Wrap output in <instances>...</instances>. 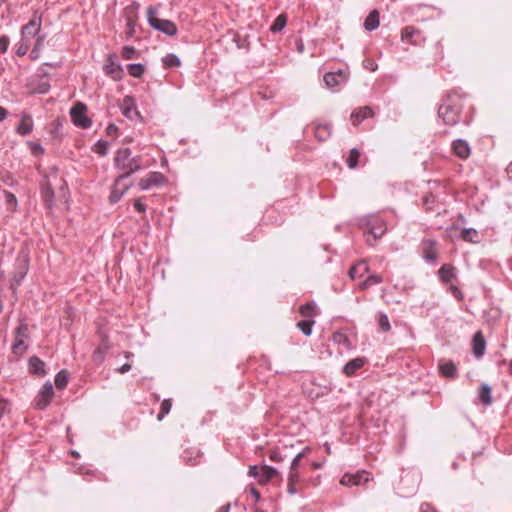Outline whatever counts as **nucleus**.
Instances as JSON below:
<instances>
[{
  "mask_svg": "<svg viewBox=\"0 0 512 512\" xmlns=\"http://www.w3.org/2000/svg\"><path fill=\"white\" fill-rule=\"evenodd\" d=\"M115 167L120 171V175L116 180V185L128 178L131 174L139 171L142 168V158L140 156L132 157L129 148H121L117 151L115 156Z\"/></svg>",
  "mask_w": 512,
  "mask_h": 512,
  "instance_id": "f257e3e1",
  "label": "nucleus"
},
{
  "mask_svg": "<svg viewBox=\"0 0 512 512\" xmlns=\"http://www.w3.org/2000/svg\"><path fill=\"white\" fill-rule=\"evenodd\" d=\"M147 19L152 28L158 30L167 36H174L177 34V27L174 22L166 19H160L157 16V9L150 6L147 9Z\"/></svg>",
  "mask_w": 512,
  "mask_h": 512,
  "instance_id": "f03ea898",
  "label": "nucleus"
},
{
  "mask_svg": "<svg viewBox=\"0 0 512 512\" xmlns=\"http://www.w3.org/2000/svg\"><path fill=\"white\" fill-rule=\"evenodd\" d=\"M86 111L87 106L82 102L75 103L70 110L72 122L83 129H87L92 125L91 119L86 116Z\"/></svg>",
  "mask_w": 512,
  "mask_h": 512,
  "instance_id": "7ed1b4c3",
  "label": "nucleus"
},
{
  "mask_svg": "<svg viewBox=\"0 0 512 512\" xmlns=\"http://www.w3.org/2000/svg\"><path fill=\"white\" fill-rule=\"evenodd\" d=\"M120 109L122 114L132 121L142 119L140 113L137 110L135 99L132 96L124 97L122 103L120 104Z\"/></svg>",
  "mask_w": 512,
  "mask_h": 512,
  "instance_id": "20e7f679",
  "label": "nucleus"
},
{
  "mask_svg": "<svg viewBox=\"0 0 512 512\" xmlns=\"http://www.w3.org/2000/svg\"><path fill=\"white\" fill-rule=\"evenodd\" d=\"M42 19L41 16H34L26 25L21 28V36L32 40L41 34Z\"/></svg>",
  "mask_w": 512,
  "mask_h": 512,
  "instance_id": "39448f33",
  "label": "nucleus"
},
{
  "mask_svg": "<svg viewBox=\"0 0 512 512\" xmlns=\"http://www.w3.org/2000/svg\"><path fill=\"white\" fill-rule=\"evenodd\" d=\"M348 74L344 70H338L337 72H329L324 75V82L327 87L335 88L346 83Z\"/></svg>",
  "mask_w": 512,
  "mask_h": 512,
  "instance_id": "423d86ee",
  "label": "nucleus"
},
{
  "mask_svg": "<svg viewBox=\"0 0 512 512\" xmlns=\"http://www.w3.org/2000/svg\"><path fill=\"white\" fill-rule=\"evenodd\" d=\"M54 394L53 386L50 382L43 385L36 399V406L38 409H45L50 403Z\"/></svg>",
  "mask_w": 512,
  "mask_h": 512,
  "instance_id": "0eeeda50",
  "label": "nucleus"
},
{
  "mask_svg": "<svg viewBox=\"0 0 512 512\" xmlns=\"http://www.w3.org/2000/svg\"><path fill=\"white\" fill-rule=\"evenodd\" d=\"M165 182V177L160 172H151L139 181L141 190H147L153 186H160Z\"/></svg>",
  "mask_w": 512,
  "mask_h": 512,
  "instance_id": "6e6552de",
  "label": "nucleus"
},
{
  "mask_svg": "<svg viewBox=\"0 0 512 512\" xmlns=\"http://www.w3.org/2000/svg\"><path fill=\"white\" fill-rule=\"evenodd\" d=\"M367 226L369 229V233L371 235H373L374 240L380 238L386 232V227L384 225V222L376 216H371L368 219Z\"/></svg>",
  "mask_w": 512,
  "mask_h": 512,
  "instance_id": "1a4fd4ad",
  "label": "nucleus"
},
{
  "mask_svg": "<svg viewBox=\"0 0 512 512\" xmlns=\"http://www.w3.org/2000/svg\"><path fill=\"white\" fill-rule=\"evenodd\" d=\"M280 475L279 471L271 466L263 465L260 467V474L258 478V483L260 485H266L274 478Z\"/></svg>",
  "mask_w": 512,
  "mask_h": 512,
  "instance_id": "9d476101",
  "label": "nucleus"
},
{
  "mask_svg": "<svg viewBox=\"0 0 512 512\" xmlns=\"http://www.w3.org/2000/svg\"><path fill=\"white\" fill-rule=\"evenodd\" d=\"M486 349V341L481 331L475 333L472 339V351L476 358H481Z\"/></svg>",
  "mask_w": 512,
  "mask_h": 512,
  "instance_id": "9b49d317",
  "label": "nucleus"
},
{
  "mask_svg": "<svg viewBox=\"0 0 512 512\" xmlns=\"http://www.w3.org/2000/svg\"><path fill=\"white\" fill-rule=\"evenodd\" d=\"M301 476L299 469L290 467L287 476V491L290 495L297 493L296 485L300 482Z\"/></svg>",
  "mask_w": 512,
  "mask_h": 512,
  "instance_id": "f8f14e48",
  "label": "nucleus"
},
{
  "mask_svg": "<svg viewBox=\"0 0 512 512\" xmlns=\"http://www.w3.org/2000/svg\"><path fill=\"white\" fill-rule=\"evenodd\" d=\"M368 481V477H366V473H357V474H345L341 478V484L345 486L352 485H360Z\"/></svg>",
  "mask_w": 512,
  "mask_h": 512,
  "instance_id": "ddd939ff",
  "label": "nucleus"
},
{
  "mask_svg": "<svg viewBox=\"0 0 512 512\" xmlns=\"http://www.w3.org/2000/svg\"><path fill=\"white\" fill-rule=\"evenodd\" d=\"M104 71L115 80L120 79L123 74L121 66L114 62L113 56H109L107 63L104 65Z\"/></svg>",
  "mask_w": 512,
  "mask_h": 512,
  "instance_id": "4468645a",
  "label": "nucleus"
},
{
  "mask_svg": "<svg viewBox=\"0 0 512 512\" xmlns=\"http://www.w3.org/2000/svg\"><path fill=\"white\" fill-rule=\"evenodd\" d=\"M453 151L458 157L462 159L468 158L471 153L469 144L462 139H458L453 142Z\"/></svg>",
  "mask_w": 512,
  "mask_h": 512,
  "instance_id": "2eb2a0df",
  "label": "nucleus"
},
{
  "mask_svg": "<svg viewBox=\"0 0 512 512\" xmlns=\"http://www.w3.org/2000/svg\"><path fill=\"white\" fill-rule=\"evenodd\" d=\"M372 116H373L372 109L368 106H365L363 108H359V109L353 111L351 114V120L354 125H358L364 119L372 117Z\"/></svg>",
  "mask_w": 512,
  "mask_h": 512,
  "instance_id": "dca6fc26",
  "label": "nucleus"
},
{
  "mask_svg": "<svg viewBox=\"0 0 512 512\" xmlns=\"http://www.w3.org/2000/svg\"><path fill=\"white\" fill-rule=\"evenodd\" d=\"M423 254L424 258L429 262H434L437 258V249L435 242L432 240H426L423 242Z\"/></svg>",
  "mask_w": 512,
  "mask_h": 512,
  "instance_id": "f3484780",
  "label": "nucleus"
},
{
  "mask_svg": "<svg viewBox=\"0 0 512 512\" xmlns=\"http://www.w3.org/2000/svg\"><path fill=\"white\" fill-rule=\"evenodd\" d=\"M401 38L403 41L415 44L420 38V32L413 26H407L402 30Z\"/></svg>",
  "mask_w": 512,
  "mask_h": 512,
  "instance_id": "a211bd4d",
  "label": "nucleus"
},
{
  "mask_svg": "<svg viewBox=\"0 0 512 512\" xmlns=\"http://www.w3.org/2000/svg\"><path fill=\"white\" fill-rule=\"evenodd\" d=\"M33 130V121L29 115H23L19 125L17 126V133L20 135H27Z\"/></svg>",
  "mask_w": 512,
  "mask_h": 512,
  "instance_id": "6ab92c4d",
  "label": "nucleus"
},
{
  "mask_svg": "<svg viewBox=\"0 0 512 512\" xmlns=\"http://www.w3.org/2000/svg\"><path fill=\"white\" fill-rule=\"evenodd\" d=\"M368 270V264L365 261H360L350 268L349 276L351 279L362 277Z\"/></svg>",
  "mask_w": 512,
  "mask_h": 512,
  "instance_id": "aec40b11",
  "label": "nucleus"
},
{
  "mask_svg": "<svg viewBox=\"0 0 512 512\" xmlns=\"http://www.w3.org/2000/svg\"><path fill=\"white\" fill-rule=\"evenodd\" d=\"M379 26V13L377 10H373L369 13L364 21V27L367 31H373Z\"/></svg>",
  "mask_w": 512,
  "mask_h": 512,
  "instance_id": "412c9836",
  "label": "nucleus"
},
{
  "mask_svg": "<svg viewBox=\"0 0 512 512\" xmlns=\"http://www.w3.org/2000/svg\"><path fill=\"white\" fill-rule=\"evenodd\" d=\"M364 362L363 358L352 359L344 366L343 371L346 375L351 376L364 365Z\"/></svg>",
  "mask_w": 512,
  "mask_h": 512,
  "instance_id": "4be33fe9",
  "label": "nucleus"
},
{
  "mask_svg": "<svg viewBox=\"0 0 512 512\" xmlns=\"http://www.w3.org/2000/svg\"><path fill=\"white\" fill-rule=\"evenodd\" d=\"M44 366V362L40 360L38 357L33 356L29 359V370L33 374L44 375Z\"/></svg>",
  "mask_w": 512,
  "mask_h": 512,
  "instance_id": "5701e85b",
  "label": "nucleus"
},
{
  "mask_svg": "<svg viewBox=\"0 0 512 512\" xmlns=\"http://www.w3.org/2000/svg\"><path fill=\"white\" fill-rule=\"evenodd\" d=\"M459 237L468 242H479V233L473 228L461 229L459 231Z\"/></svg>",
  "mask_w": 512,
  "mask_h": 512,
  "instance_id": "b1692460",
  "label": "nucleus"
},
{
  "mask_svg": "<svg viewBox=\"0 0 512 512\" xmlns=\"http://www.w3.org/2000/svg\"><path fill=\"white\" fill-rule=\"evenodd\" d=\"M46 38V35L45 34H39L36 38H35V43H34V46L30 52V58L33 59V60H36L39 58L40 56V51H41V48L43 46V43H44V40Z\"/></svg>",
  "mask_w": 512,
  "mask_h": 512,
  "instance_id": "393cba45",
  "label": "nucleus"
},
{
  "mask_svg": "<svg viewBox=\"0 0 512 512\" xmlns=\"http://www.w3.org/2000/svg\"><path fill=\"white\" fill-rule=\"evenodd\" d=\"M479 399L486 406L492 404L491 387L488 384L481 385Z\"/></svg>",
  "mask_w": 512,
  "mask_h": 512,
  "instance_id": "a878e982",
  "label": "nucleus"
},
{
  "mask_svg": "<svg viewBox=\"0 0 512 512\" xmlns=\"http://www.w3.org/2000/svg\"><path fill=\"white\" fill-rule=\"evenodd\" d=\"M108 350L109 344L105 340H103L102 343L94 351L93 360L98 363L102 362Z\"/></svg>",
  "mask_w": 512,
  "mask_h": 512,
  "instance_id": "bb28decb",
  "label": "nucleus"
},
{
  "mask_svg": "<svg viewBox=\"0 0 512 512\" xmlns=\"http://www.w3.org/2000/svg\"><path fill=\"white\" fill-rule=\"evenodd\" d=\"M311 451V448L309 446H306L301 452L296 454V456L293 458L290 467L299 469L302 466V460L308 455V453Z\"/></svg>",
  "mask_w": 512,
  "mask_h": 512,
  "instance_id": "cd10ccee",
  "label": "nucleus"
},
{
  "mask_svg": "<svg viewBox=\"0 0 512 512\" xmlns=\"http://www.w3.org/2000/svg\"><path fill=\"white\" fill-rule=\"evenodd\" d=\"M331 134V128L328 125H318L315 129V137L319 141H325Z\"/></svg>",
  "mask_w": 512,
  "mask_h": 512,
  "instance_id": "c85d7f7f",
  "label": "nucleus"
},
{
  "mask_svg": "<svg viewBox=\"0 0 512 512\" xmlns=\"http://www.w3.org/2000/svg\"><path fill=\"white\" fill-rule=\"evenodd\" d=\"M286 26V17L284 15H279L273 24L270 27L271 32L277 33L284 29Z\"/></svg>",
  "mask_w": 512,
  "mask_h": 512,
  "instance_id": "c756f323",
  "label": "nucleus"
},
{
  "mask_svg": "<svg viewBox=\"0 0 512 512\" xmlns=\"http://www.w3.org/2000/svg\"><path fill=\"white\" fill-rule=\"evenodd\" d=\"M128 72L133 77H141L145 71V68L140 63L129 64L127 66Z\"/></svg>",
  "mask_w": 512,
  "mask_h": 512,
  "instance_id": "7c9ffc66",
  "label": "nucleus"
},
{
  "mask_svg": "<svg viewBox=\"0 0 512 512\" xmlns=\"http://www.w3.org/2000/svg\"><path fill=\"white\" fill-rule=\"evenodd\" d=\"M359 157H360V152L358 149L356 148H353L351 151H350V154L347 158V165L349 168L353 169V168H356L357 164H358V160H359Z\"/></svg>",
  "mask_w": 512,
  "mask_h": 512,
  "instance_id": "2f4dec72",
  "label": "nucleus"
},
{
  "mask_svg": "<svg viewBox=\"0 0 512 512\" xmlns=\"http://www.w3.org/2000/svg\"><path fill=\"white\" fill-rule=\"evenodd\" d=\"M454 275L452 269L450 268V293L459 301H462L464 296L462 291L454 285Z\"/></svg>",
  "mask_w": 512,
  "mask_h": 512,
  "instance_id": "473e14b6",
  "label": "nucleus"
},
{
  "mask_svg": "<svg viewBox=\"0 0 512 512\" xmlns=\"http://www.w3.org/2000/svg\"><path fill=\"white\" fill-rule=\"evenodd\" d=\"M162 62L165 67L172 68L178 67L180 65V59L174 54H168L163 59Z\"/></svg>",
  "mask_w": 512,
  "mask_h": 512,
  "instance_id": "72a5a7b5",
  "label": "nucleus"
},
{
  "mask_svg": "<svg viewBox=\"0 0 512 512\" xmlns=\"http://www.w3.org/2000/svg\"><path fill=\"white\" fill-rule=\"evenodd\" d=\"M68 383V376L65 370H61L55 377V385L59 389L66 387Z\"/></svg>",
  "mask_w": 512,
  "mask_h": 512,
  "instance_id": "f704fd0d",
  "label": "nucleus"
},
{
  "mask_svg": "<svg viewBox=\"0 0 512 512\" xmlns=\"http://www.w3.org/2000/svg\"><path fill=\"white\" fill-rule=\"evenodd\" d=\"M27 346L25 345V340L15 339V342L12 346V351L15 355H22L25 353Z\"/></svg>",
  "mask_w": 512,
  "mask_h": 512,
  "instance_id": "c9c22d12",
  "label": "nucleus"
},
{
  "mask_svg": "<svg viewBox=\"0 0 512 512\" xmlns=\"http://www.w3.org/2000/svg\"><path fill=\"white\" fill-rule=\"evenodd\" d=\"M171 407H172L171 400L170 399H165L161 403L160 412H159V414L157 416V419L159 421H161L165 417V415H167L170 412Z\"/></svg>",
  "mask_w": 512,
  "mask_h": 512,
  "instance_id": "e433bc0d",
  "label": "nucleus"
},
{
  "mask_svg": "<svg viewBox=\"0 0 512 512\" xmlns=\"http://www.w3.org/2000/svg\"><path fill=\"white\" fill-rule=\"evenodd\" d=\"M314 321L312 320H303L297 323L298 328L306 335L309 336L312 332V326Z\"/></svg>",
  "mask_w": 512,
  "mask_h": 512,
  "instance_id": "4c0bfd02",
  "label": "nucleus"
},
{
  "mask_svg": "<svg viewBox=\"0 0 512 512\" xmlns=\"http://www.w3.org/2000/svg\"><path fill=\"white\" fill-rule=\"evenodd\" d=\"M28 338V326L25 323H21L15 331V339L25 340Z\"/></svg>",
  "mask_w": 512,
  "mask_h": 512,
  "instance_id": "58836bf2",
  "label": "nucleus"
},
{
  "mask_svg": "<svg viewBox=\"0 0 512 512\" xmlns=\"http://www.w3.org/2000/svg\"><path fill=\"white\" fill-rule=\"evenodd\" d=\"M380 282H382V278L379 275H371L363 283L360 284V288L366 289L367 287L373 284H378Z\"/></svg>",
  "mask_w": 512,
  "mask_h": 512,
  "instance_id": "ea45409f",
  "label": "nucleus"
},
{
  "mask_svg": "<svg viewBox=\"0 0 512 512\" xmlns=\"http://www.w3.org/2000/svg\"><path fill=\"white\" fill-rule=\"evenodd\" d=\"M118 185L115 184V188L112 190L111 194H110V202L111 203H116L118 202L121 197L123 196L124 192L128 189V186H126L123 190L121 191H118L117 189Z\"/></svg>",
  "mask_w": 512,
  "mask_h": 512,
  "instance_id": "a19ab883",
  "label": "nucleus"
},
{
  "mask_svg": "<svg viewBox=\"0 0 512 512\" xmlns=\"http://www.w3.org/2000/svg\"><path fill=\"white\" fill-rule=\"evenodd\" d=\"M6 205L10 210H15L17 206V199L14 194L5 192Z\"/></svg>",
  "mask_w": 512,
  "mask_h": 512,
  "instance_id": "79ce46f5",
  "label": "nucleus"
},
{
  "mask_svg": "<svg viewBox=\"0 0 512 512\" xmlns=\"http://www.w3.org/2000/svg\"><path fill=\"white\" fill-rule=\"evenodd\" d=\"M378 324L384 332H387L390 330V323H389V320H388V317L386 314L379 315Z\"/></svg>",
  "mask_w": 512,
  "mask_h": 512,
  "instance_id": "37998d69",
  "label": "nucleus"
},
{
  "mask_svg": "<svg viewBox=\"0 0 512 512\" xmlns=\"http://www.w3.org/2000/svg\"><path fill=\"white\" fill-rule=\"evenodd\" d=\"M108 143L106 141H98L95 145V152L101 156H105L107 154Z\"/></svg>",
  "mask_w": 512,
  "mask_h": 512,
  "instance_id": "c03bdc74",
  "label": "nucleus"
},
{
  "mask_svg": "<svg viewBox=\"0 0 512 512\" xmlns=\"http://www.w3.org/2000/svg\"><path fill=\"white\" fill-rule=\"evenodd\" d=\"M314 308L315 306L311 303H307L305 305H302L300 307V313L304 316V317H312L313 316V311H314Z\"/></svg>",
  "mask_w": 512,
  "mask_h": 512,
  "instance_id": "a18cd8bd",
  "label": "nucleus"
},
{
  "mask_svg": "<svg viewBox=\"0 0 512 512\" xmlns=\"http://www.w3.org/2000/svg\"><path fill=\"white\" fill-rule=\"evenodd\" d=\"M28 145L30 146L33 155L40 156L41 154L44 153V149L40 144L35 142H29Z\"/></svg>",
  "mask_w": 512,
  "mask_h": 512,
  "instance_id": "49530a36",
  "label": "nucleus"
},
{
  "mask_svg": "<svg viewBox=\"0 0 512 512\" xmlns=\"http://www.w3.org/2000/svg\"><path fill=\"white\" fill-rule=\"evenodd\" d=\"M136 54V50L132 46H125L122 51V55L125 59H132Z\"/></svg>",
  "mask_w": 512,
  "mask_h": 512,
  "instance_id": "de8ad7c7",
  "label": "nucleus"
},
{
  "mask_svg": "<svg viewBox=\"0 0 512 512\" xmlns=\"http://www.w3.org/2000/svg\"><path fill=\"white\" fill-rule=\"evenodd\" d=\"M29 49L30 48L27 47V45L23 44L20 41L16 44V54L19 57L25 56L27 54V52L29 51Z\"/></svg>",
  "mask_w": 512,
  "mask_h": 512,
  "instance_id": "09e8293b",
  "label": "nucleus"
},
{
  "mask_svg": "<svg viewBox=\"0 0 512 512\" xmlns=\"http://www.w3.org/2000/svg\"><path fill=\"white\" fill-rule=\"evenodd\" d=\"M10 40L9 37L6 35H3L0 37V53H5L8 49Z\"/></svg>",
  "mask_w": 512,
  "mask_h": 512,
  "instance_id": "8fccbe9b",
  "label": "nucleus"
},
{
  "mask_svg": "<svg viewBox=\"0 0 512 512\" xmlns=\"http://www.w3.org/2000/svg\"><path fill=\"white\" fill-rule=\"evenodd\" d=\"M448 115V105L440 104L438 108V117L443 120V122H446V116Z\"/></svg>",
  "mask_w": 512,
  "mask_h": 512,
  "instance_id": "3c124183",
  "label": "nucleus"
},
{
  "mask_svg": "<svg viewBox=\"0 0 512 512\" xmlns=\"http://www.w3.org/2000/svg\"><path fill=\"white\" fill-rule=\"evenodd\" d=\"M135 32V23L133 21L132 18H127V23H126V34L128 36H132Z\"/></svg>",
  "mask_w": 512,
  "mask_h": 512,
  "instance_id": "603ef678",
  "label": "nucleus"
},
{
  "mask_svg": "<svg viewBox=\"0 0 512 512\" xmlns=\"http://www.w3.org/2000/svg\"><path fill=\"white\" fill-rule=\"evenodd\" d=\"M363 66L365 69L370 70L372 72L376 71L378 65L371 59H366L363 61Z\"/></svg>",
  "mask_w": 512,
  "mask_h": 512,
  "instance_id": "864d4df0",
  "label": "nucleus"
},
{
  "mask_svg": "<svg viewBox=\"0 0 512 512\" xmlns=\"http://www.w3.org/2000/svg\"><path fill=\"white\" fill-rule=\"evenodd\" d=\"M439 276L442 282L446 283L448 282V268L447 265H443L439 270Z\"/></svg>",
  "mask_w": 512,
  "mask_h": 512,
  "instance_id": "5fc2aeb1",
  "label": "nucleus"
},
{
  "mask_svg": "<svg viewBox=\"0 0 512 512\" xmlns=\"http://www.w3.org/2000/svg\"><path fill=\"white\" fill-rule=\"evenodd\" d=\"M259 474H260V467H258L256 465H253V466L249 467L248 475L250 477H254V478H256L258 480Z\"/></svg>",
  "mask_w": 512,
  "mask_h": 512,
  "instance_id": "6e6d98bb",
  "label": "nucleus"
},
{
  "mask_svg": "<svg viewBox=\"0 0 512 512\" xmlns=\"http://www.w3.org/2000/svg\"><path fill=\"white\" fill-rule=\"evenodd\" d=\"M270 460L273 462H282L284 457L281 455L279 451H272L269 456Z\"/></svg>",
  "mask_w": 512,
  "mask_h": 512,
  "instance_id": "4d7b16f0",
  "label": "nucleus"
},
{
  "mask_svg": "<svg viewBox=\"0 0 512 512\" xmlns=\"http://www.w3.org/2000/svg\"><path fill=\"white\" fill-rule=\"evenodd\" d=\"M44 194H45V197H46V201H52L53 199V190L51 188V185L50 183L48 182L44 188Z\"/></svg>",
  "mask_w": 512,
  "mask_h": 512,
  "instance_id": "13d9d810",
  "label": "nucleus"
},
{
  "mask_svg": "<svg viewBox=\"0 0 512 512\" xmlns=\"http://www.w3.org/2000/svg\"><path fill=\"white\" fill-rule=\"evenodd\" d=\"M106 132L108 135L110 136H115L118 132V127L114 124H110L107 129H106Z\"/></svg>",
  "mask_w": 512,
  "mask_h": 512,
  "instance_id": "bf43d9fd",
  "label": "nucleus"
},
{
  "mask_svg": "<svg viewBox=\"0 0 512 512\" xmlns=\"http://www.w3.org/2000/svg\"><path fill=\"white\" fill-rule=\"evenodd\" d=\"M134 207H135V209H136L138 212H140V213H143V212H145V210H146L145 205H144V204H143L139 199H137V200L134 202Z\"/></svg>",
  "mask_w": 512,
  "mask_h": 512,
  "instance_id": "052dcab7",
  "label": "nucleus"
},
{
  "mask_svg": "<svg viewBox=\"0 0 512 512\" xmlns=\"http://www.w3.org/2000/svg\"><path fill=\"white\" fill-rule=\"evenodd\" d=\"M439 371L444 377H448V363H441L439 365Z\"/></svg>",
  "mask_w": 512,
  "mask_h": 512,
  "instance_id": "680f3d73",
  "label": "nucleus"
},
{
  "mask_svg": "<svg viewBox=\"0 0 512 512\" xmlns=\"http://www.w3.org/2000/svg\"><path fill=\"white\" fill-rule=\"evenodd\" d=\"M409 476H411L412 478L415 479V482H416V486L418 485V480H419V474L417 472H408L403 478H402V481H405L406 478H408Z\"/></svg>",
  "mask_w": 512,
  "mask_h": 512,
  "instance_id": "e2e57ef3",
  "label": "nucleus"
},
{
  "mask_svg": "<svg viewBox=\"0 0 512 512\" xmlns=\"http://www.w3.org/2000/svg\"><path fill=\"white\" fill-rule=\"evenodd\" d=\"M7 408V402L5 399H3L1 396H0V418L3 416L5 410Z\"/></svg>",
  "mask_w": 512,
  "mask_h": 512,
  "instance_id": "0e129e2a",
  "label": "nucleus"
},
{
  "mask_svg": "<svg viewBox=\"0 0 512 512\" xmlns=\"http://www.w3.org/2000/svg\"><path fill=\"white\" fill-rule=\"evenodd\" d=\"M130 369H131V365L126 363V364L122 365L120 368H118L117 372L124 374V373L128 372Z\"/></svg>",
  "mask_w": 512,
  "mask_h": 512,
  "instance_id": "69168bd1",
  "label": "nucleus"
},
{
  "mask_svg": "<svg viewBox=\"0 0 512 512\" xmlns=\"http://www.w3.org/2000/svg\"><path fill=\"white\" fill-rule=\"evenodd\" d=\"M456 375H457V368L452 362H450V379L456 377Z\"/></svg>",
  "mask_w": 512,
  "mask_h": 512,
  "instance_id": "338daca9",
  "label": "nucleus"
},
{
  "mask_svg": "<svg viewBox=\"0 0 512 512\" xmlns=\"http://www.w3.org/2000/svg\"><path fill=\"white\" fill-rule=\"evenodd\" d=\"M250 493L252 494V496L255 498L256 501H259L260 500V493L257 489H255L254 487H252L250 489Z\"/></svg>",
  "mask_w": 512,
  "mask_h": 512,
  "instance_id": "774afa93",
  "label": "nucleus"
}]
</instances>
